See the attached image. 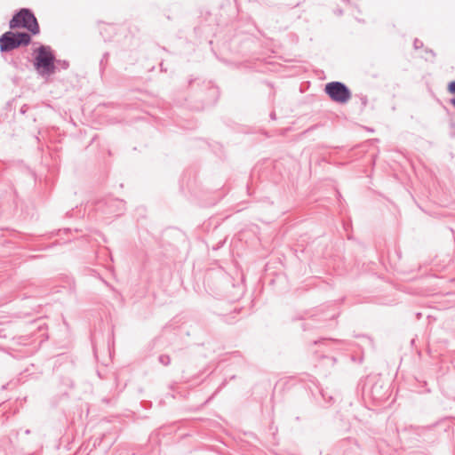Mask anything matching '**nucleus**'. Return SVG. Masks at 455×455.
I'll list each match as a JSON object with an SVG mask.
<instances>
[{"instance_id":"obj_1","label":"nucleus","mask_w":455,"mask_h":455,"mask_svg":"<svg viewBox=\"0 0 455 455\" xmlns=\"http://www.w3.org/2000/svg\"><path fill=\"white\" fill-rule=\"evenodd\" d=\"M11 28H23L36 35L39 33V25L34 14L28 9H21L10 21Z\"/></svg>"},{"instance_id":"obj_2","label":"nucleus","mask_w":455,"mask_h":455,"mask_svg":"<svg viewBox=\"0 0 455 455\" xmlns=\"http://www.w3.org/2000/svg\"><path fill=\"white\" fill-rule=\"evenodd\" d=\"M35 66L42 75H50L54 71V56L50 47L41 46L36 51Z\"/></svg>"},{"instance_id":"obj_3","label":"nucleus","mask_w":455,"mask_h":455,"mask_svg":"<svg viewBox=\"0 0 455 455\" xmlns=\"http://www.w3.org/2000/svg\"><path fill=\"white\" fill-rule=\"evenodd\" d=\"M324 92L331 100L339 104H346L351 99L350 90L340 82L328 83Z\"/></svg>"},{"instance_id":"obj_4","label":"nucleus","mask_w":455,"mask_h":455,"mask_svg":"<svg viewBox=\"0 0 455 455\" xmlns=\"http://www.w3.org/2000/svg\"><path fill=\"white\" fill-rule=\"evenodd\" d=\"M30 43V36L26 33H12L6 32L0 38L1 51H9L19 47L20 45H27Z\"/></svg>"},{"instance_id":"obj_5","label":"nucleus","mask_w":455,"mask_h":455,"mask_svg":"<svg viewBox=\"0 0 455 455\" xmlns=\"http://www.w3.org/2000/svg\"><path fill=\"white\" fill-rule=\"evenodd\" d=\"M158 360L164 366H167L171 363V357L167 355H160Z\"/></svg>"},{"instance_id":"obj_6","label":"nucleus","mask_w":455,"mask_h":455,"mask_svg":"<svg viewBox=\"0 0 455 455\" xmlns=\"http://www.w3.org/2000/svg\"><path fill=\"white\" fill-rule=\"evenodd\" d=\"M448 91L450 93L455 95V81L451 82L448 85Z\"/></svg>"},{"instance_id":"obj_7","label":"nucleus","mask_w":455,"mask_h":455,"mask_svg":"<svg viewBox=\"0 0 455 455\" xmlns=\"http://www.w3.org/2000/svg\"><path fill=\"white\" fill-rule=\"evenodd\" d=\"M451 104L455 107V98L451 100Z\"/></svg>"}]
</instances>
